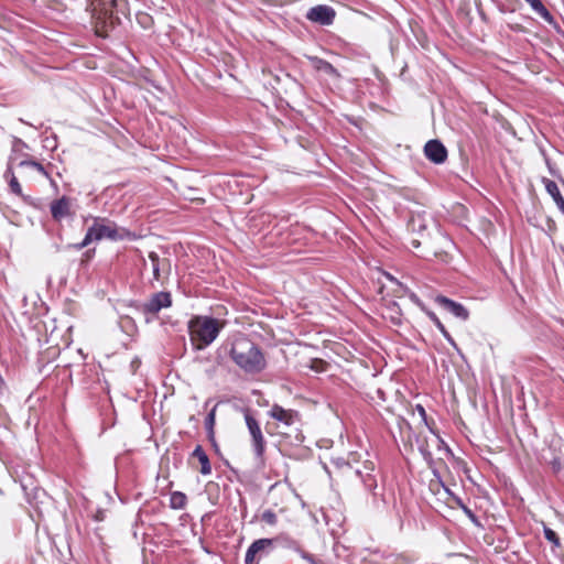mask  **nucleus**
Here are the masks:
<instances>
[{
    "label": "nucleus",
    "mask_w": 564,
    "mask_h": 564,
    "mask_svg": "<svg viewBox=\"0 0 564 564\" xmlns=\"http://www.w3.org/2000/svg\"><path fill=\"white\" fill-rule=\"evenodd\" d=\"M228 354L235 365L246 373H260L267 367L261 348L246 336L235 337L229 344Z\"/></svg>",
    "instance_id": "1"
},
{
    "label": "nucleus",
    "mask_w": 564,
    "mask_h": 564,
    "mask_svg": "<svg viewBox=\"0 0 564 564\" xmlns=\"http://www.w3.org/2000/svg\"><path fill=\"white\" fill-rule=\"evenodd\" d=\"M223 324L209 316H195L188 322L192 344L197 350L209 346L219 335Z\"/></svg>",
    "instance_id": "2"
},
{
    "label": "nucleus",
    "mask_w": 564,
    "mask_h": 564,
    "mask_svg": "<svg viewBox=\"0 0 564 564\" xmlns=\"http://www.w3.org/2000/svg\"><path fill=\"white\" fill-rule=\"evenodd\" d=\"M93 225L87 229V232L82 242L75 245L77 250L87 247L93 241H99L101 239H109L112 241L123 240L130 236L129 230L119 228L113 221L94 217Z\"/></svg>",
    "instance_id": "3"
},
{
    "label": "nucleus",
    "mask_w": 564,
    "mask_h": 564,
    "mask_svg": "<svg viewBox=\"0 0 564 564\" xmlns=\"http://www.w3.org/2000/svg\"><path fill=\"white\" fill-rule=\"evenodd\" d=\"M245 421L249 434L251 436V445L254 452V455L258 459H262L264 451H265V440L260 427L258 420L250 413L249 410L245 412Z\"/></svg>",
    "instance_id": "4"
},
{
    "label": "nucleus",
    "mask_w": 564,
    "mask_h": 564,
    "mask_svg": "<svg viewBox=\"0 0 564 564\" xmlns=\"http://www.w3.org/2000/svg\"><path fill=\"white\" fill-rule=\"evenodd\" d=\"M306 19L311 22L318 23L321 25H330L336 17L335 10L325 4H319L311 8L306 12Z\"/></svg>",
    "instance_id": "5"
},
{
    "label": "nucleus",
    "mask_w": 564,
    "mask_h": 564,
    "mask_svg": "<svg viewBox=\"0 0 564 564\" xmlns=\"http://www.w3.org/2000/svg\"><path fill=\"white\" fill-rule=\"evenodd\" d=\"M172 305V295L170 292H158L143 304L142 310L144 313L155 315L162 308H167Z\"/></svg>",
    "instance_id": "6"
},
{
    "label": "nucleus",
    "mask_w": 564,
    "mask_h": 564,
    "mask_svg": "<svg viewBox=\"0 0 564 564\" xmlns=\"http://www.w3.org/2000/svg\"><path fill=\"white\" fill-rule=\"evenodd\" d=\"M268 415L284 426H292L300 421V414L297 411L284 409L276 403H274L268 411Z\"/></svg>",
    "instance_id": "7"
},
{
    "label": "nucleus",
    "mask_w": 564,
    "mask_h": 564,
    "mask_svg": "<svg viewBox=\"0 0 564 564\" xmlns=\"http://www.w3.org/2000/svg\"><path fill=\"white\" fill-rule=\"evenodd\" d=\"M425 156L435 164H442L447 159V150L440 140H430L424 145Z\"/></svg>",
    "instance_id": "8"
},
{
    "label": "nucleus",
    "mask_w": 564,
    "mask_h": 564,
    "mask_svg": "<svg viewBox=\"0 0 564 564\" xmlns=\"http://www.w3.org/2000/svg\"><path fill=\"white\" fill-rule=\"evenodd\" d=\"M52 217L55 221L69 217L72 215V202L67 196L55 199L50 205Z\"/></svg>",
    "instance_id": "9"
},
{
    "label": "nucleus",
    "mask_w": 564,
    "mask_h": 564,
    "mask_svg": "<svg viewBox=\"0 0 564 564\" xmlns=\"http://www.w3.org/2000/svg\"><path fill=\"white\" fill-rule=\"evenodd\" d=\"M435 302L445 311L449 312L457 318L462 321H466L469 317V313L465 306L462 304L454 302L446 296L438 295L435 297Z\"/></svg>",
    "instance_id": "10"
},
{
    "label": "nucleus",
    "mask_w": 564,
    "mask_h": 564,
    "mask_svg": "<svg viewBox=\"0 0 564 564\" xmlns=\"http://www.w3.org/2000/svg\"><path fill=\"white\" fill-rule=\"evenodd\" d=\"M273 544L272 539H259L251 543L248 547L245 556L246 564H253L256 556L267 549L271 547Z\"/></svg>",
    "instance_id": "11"
},
{
    "label": "nucleus",
    "mask_w": 564,
    "mask_h": 564,
    "mask_svg": "<svg viewBox=\"0 0 564 564\" xmlns=\"http://www.w3.org/2000/svg\"><path fill=\"white\" fill-rule=\"evenodd\" d=\"M149 259L152 264L153 280L160 281L161 280V271H163L166 274L169 273L170 261L167 259H160V257L155 252H150Z\"/></svg>",
    "instance_id": "12"
},
{
    "label": "nucleus",
    "mask_w": 564,
    "mask_h": 564,
    "mask_svg": "<svg viewBox=\"0 0 564 564\" xmlns=\"http://www.w3.org/2000/svg\"><path fill=\"white\" fill-rule=\"evenodd\" d=\"M543 184L547 194L553 198L558 209L564 213V198L561 195L557 184L549 178H543Z\"/></svg>",
    "instance_id": "13"
},
{
    "label": "nucleus",
    "mask_w": 564,
    "mask_h": 564,
    "mask_svg": "<svg viewBox=\"0 0 564 564\" xmlns=\"http://www.w3.org/2000/svg\"><path fill=\"white\" fill-rule=\"evenodd\" d=\"M373 470V464L369 463L365 465V470L357 469L356 474L361 478V481L364 482L365 487L372 491L377 488V480L375 476L371 474Z\"/></svg>",
    "instance_id": "14"
},
{
    "label": "nucleus",
    "mask_w": 564,
    "mask_h": 564,
    "mask_svg": "<svg viewBox=\"0 0 564 564\" xmlns=\"http://www.w3.org/2000/svg\"><path fill=\"white\" fill-rule=\"evenodd\" d=\"M310 61L316 70L325 73L332 77H339L338 70L329 62L316 56L310 57Z\"/></svg>",
    "instance_id": "15"
},
{
    "label": "nucleus",
    "mask_w": 564,
    "mask_h": 564,
    "mask_svg": "<svg viewBox=\"0 0 564 564\" xmlns=\"http://www.w3.org/2000/svg\"><path fill=\"white\" fill-rule=\"evenodd\" d=\"M192 457L197 458L200 464V474L203 475H209L212 473V466L209 458L203 447L200 445H197L195 449L192 453Z\"/></svg>",
    "instance_id": "16"
},
{
    "label": "nucleus",
    "mask_w": 564,
    "mask_h": 564,
    "mask_svg": "<svg viewBox=\"0 0 564 564\" xmlns=\"http://www.w3.org/2000/svg\"><path fill=\"white\" fill-rule=\"evenodd\" d=\"M531 9L539 14L543 20L546 22H552L553 17L550 13V11L544 7V4L541 2V0H525Z\"/></svg>",
    "instance_id": "17"
},
{
    "label": "nucleus",
    "mask_w": 564,
    "mask_h": 564,
    "mask_svg": "<svg viewBox=\"0 0 564 564\" xmlns=\"http://www.w3.org/2000/svg\"><path fill=\"white\" fill-rule=\"evenodd\" d=\"M408 227L413 232H423L427 229L429 223L421 215H413L408 224Z\"/></svg>",
    "instance_id": "18"
},
{
    "label": "nucleus",
    "mask_w": 564,
    "mask_h": 564,
    "mask_svg": "<svg viewBox=\"0 0 564 564\" xmlns=\"http://www.w3.org/2000/svg\"><path fill=\"white\" fill-rule=\"evenodd\" d=\"M187 503V497L184 492L173 491L170 496V507L175 510H182Z\"/></svg>",
    "instance_id": "19"
},
{
    "label": "nucleus",
    "mask_w": 564,
    "mask_h": 564,
    "mask_svg": "<svg viewBox=\"0 0 564 564\" xmlns=\"http://www.w3.org/2000/svg\"><path fill=\"white\" fill-rule=\"evenodd\" d=\"M216 410H217V405H215L210 412L207 414L206 419H205V427H206V431H207V434H208V438L215 444V432H214V426H215V423H216Z\"/></svg>",
    "instance_id": "20"
},
{
    "label": "nucleus",
    "mask_w": 564,
    "mask_h": 564,
    "mask_svg": "<svg viewBox=\"0 0 564 564\" xmlns=\"http://www.w3.org/2000/svg\"><path fill=\"white\" fill-rule=\"evenodd\" d=\"M4 176L9 180V187L12 193H14L18 196L22 195V187L18 181V178L14 176L11 167L9 166L6 171Z\"/></svg>",
    "instance_id": "21"
},
{
    "label": "nucleus",
    "mask_w": 564,
    "mask_h": 564,
    "mask_svg": "<svg viewBox=\"0 0 564 564\" xmlns=\"http://www.w3.org/2000/svg\"><path fill=\"white\" fill-rule=\"evenodd\" d=\"M433 474L436 479H432L430 481V488L431 490L438 492V489L442 487L444 489V492L448 496H453L452 491L444 485V482L441 479V476L437 470H433Z\"/></svg>",
    "instance_id": "22"
},
{
    "label": "nucleus",
    "mask_w": 564,
    "mask_h": 564,
    "mask_svg": "<svg viewBox=\"0 0 564 564\" xmlns=\"http://www.w3.org/2000/svg\"><path fill=\"white\" fill-rule=\"evenodd\" d=\"M430 317L431 319L434 322L435 326L440 329V332L442 333V335L446 338V340L453 345L454 347H456V344L453 339V337L449 335V333L447 332V329L445 328V326L442 324V322L437 318V316L434 314V313H431L430 314Z\"/></svg>",
    "instance_id": "23"
},
{
    "label": "nucleus",
    "mask_w": 564,
    "mask_h": 564,
    "mask_svg": "<svg viewBox=\"0 0 564 564\" xmlns=\"http://www.w3.org/2000/svg\"><path fill=\"white\" fill-rule=\"evenodd\" d=\"M19 166L20 167H32L34 169L35 171H37L39 173L43 174L44 176H48L47 172L45 171L44 166L36 162V161H33V160H24V161H21L19 163Z\"/></svg>",
    "instance_id": "24"
},
{
    "label": "nucleus",
    "mask_w": 564,
    "mask_h": 564,
    "mask_svg": "<svg viewBox=\"0 0 564 564\" xmlns=\"http://www.w3.org/2000/svg\"><path fill=\"white\" fill-rule=\"evenodd\" d=\"M327 362L322 359H312L310 368L316 372H324L327 369Z\"/></svg>",
    "instance_id": "25"
},
{
    "label": "nucleus",
    "mask_w": 564,
    "mask_h": 564,
    "mask_svg": "<svg viewBox=\"0 0 564 564\" xmlns=\"http://www.w3.org/2000/svg\"><path fill=\"white\" fill-rule=\"evenodd\" d=\"M261 519L262 521L270 525H275L278 522V517L272 510L263 511V513L261 514Z\"/></svg>",
    "instance_id": "26"
},
{
    "label": "nucleus",
    "mask_w": 564,
    "mask_h": 564,
    "mask_svg": "<svg viewBox=\"0 0 564 564\" xmlns=\"http://www.w3.org/2000/svg\"><path fill=\"white\" fill-rule=\"evenodd\" d=\"M544 536L547 541L554 543L556 546L560 545L557 534L550 528H544Z\"/></svg>",
    "instance_id": "27"
},
{
    "label": "nucleus",
    "mask_w": 564,
    "mask_h": 564,
    "mask_svg": "<svg viewBox=\"0 0 564 564\" xmlns=\"http://www.w3.org/2000/svg\"><path fill=\"white\" fill-rule=\"evenodd\" d=\"M297 552L300 553L301 557L305 560L308 564H322L319 561L315 560V557L312 554L300 549L297 550Z\"/></svg>",
    "instance_id": "28"
},
{
    "label": "nucleus",
    "mask_w": 564,
    "mask_h": 564,
    "mask_svg": "<svg viewBox=\"0 0 564 564\" xmlns=\"http://www.w3.org/2000/svg\"><path fill=\"white\" fill-rule=\"evenodd\" d=\"M415 409L419 412L422 421L427 425V417H426L425 409L421 404H416Z\"/></svg>",
    "instance_id": "29"
},
{
    "label": "nucleus",
    "mask_w": 564,
    "mask_h": 564,
    "mask_svg": "<svg viewBox=\"0 0 564 564\" xmlns=\"http://www.w3.org/2000/svg\"><path fill=\"white\" fill-rule=\"evenodd\" d=\"M411 245L413 248H419L421 246V241L419 239H412Z\"/></svg>",
    "instance_id": "30"
},
{
    "label": "nucleus",
    "mask_w": 564,
    "mask_h": 564,
    "mask_svg": "<svg viewBox=\"0 0 564 564\" xmlns=\"http://www.w3.org/2000/svg\"><path fill=\"white\" fill-rule=\"evenodd\" d=\"M425 458H431V454H430V453H426V454H425Z\"/></svg>",
    "instance_id": "31"
}]
</instances>
